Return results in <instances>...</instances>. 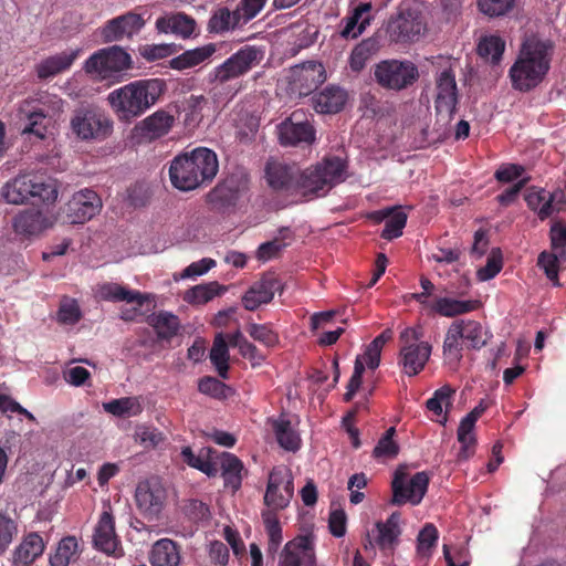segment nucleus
<instances>
[{
  "mask_svg": "<svg viewBox=\"0 0 566 566\" xmlns=\"http://www.w3.org/2000/svg\"><path fill=\"white\" fill-rule=\"evenodd\" d=\"M554 56V43L535 36L526 38L509 70L515 91L527 93L539 86L549 73Z\"/></svg>",
  "mask_w": 566,
  "mask_h": 566,
  "instance_id": "1",
  "label": "nucleus"
},
{
  "mask_svg": "<svg viewBox=\"0 0 566 566\" xmlns=\"http://www.w3.org/2000/svg\"><path fill=\"white\" fill-rule=\"evenodd\" d=\"M166 91L163 78L136 80L115 88L106 99L118 120L128 123L156 105Z\"/></svg>",
  "mask_w": 566,
  "mask_h": 566,
  "instance_id": "2",
  "label": "nucleus"
},
{
  "mask_svg": "<svg viewBox=\"0 0 566 566\" xmlns=\"http://www.w3.org/2000/svg\"><path fill=\"white\" fill-rule=\"evenodd\" d=\"M219 169L218 158L209 148L198 147L189 153L176 156L169 167L171 185L190 191L212 181Z\"/></svg>",
  "mask_w": 566,
  "mask_h": 566,
  "instance_id": "3",
  "label": "nucleus"
},
{
  "mask_svg": "<svg viewBox=\"0 0 566 566\" xmlns=\"http://www.w3.org/2000/svg\"><path fill=\"white\" fill-rule=\"evenodd\" d=\"M347 163L339 157H328L301 171L296 191L304 196H325L333 187L346 179Z\"/></svg>",
  "mask_w": 566,
  "mask_h": 566,
  "instance_id": "4",
  "label": "nucleus"
},
{
  "mask_svg": "<svg viewBox=\"0 0 566 566\" xmlns=\"http://www.w3.org/2000/svg\"><path fill=\"white\" fill-rule=\"evenodd\" d=\"M63 105L62 98L46 92L40 93L36 98L23 101L18 107V117L23 122L21 134L43 140L48 134V115L62 112Z\"/></svg>",
  "mask_w": 566,
  "mask_h": 566,
  "instance_id": "5",
  "label": "nucleus"
},
{
  "mask_svg": "<svg viewBox=\"0 0 566 566\" xmlns=\"http://www.w3.org/2000/svg\"><path fill=\"white\" fill-rule=\"evenodd\" d=\"M130 54L118 45L94 52L84 63V71L94 78L118 82L122 74L132 67Z\"/></svg>",
  "mask_w": 566,
  "mask_h": 566,
  "instance_id": "6",
  "label": "nucleus"
},
{
  "mask_svg": "<svg viewBox=\"0 0 566 566\" xmlns=\"http://www.w3.org/2000/svg\"><path fill=\"white\" fill-rule=\"evenodd\" d=\"M265 56V49L261 45L247 44L231 54L221 64L216 66L210 78L220 84L230 82L248 74L258 66Z\"/></svg>",
  "mask_w": 566,
  "mask_h": 566,
  "instance_id": "7",
  "label": "nucleus"
},
{
  "mask_svg": "<svg viewBox=\"0 0 566 566\" xmlns=\"http://www.w3.org/2000/svg\"><path fill=\"white\" fill-rule=\"evenodd\" d=\"M72 133L81 140H104L113 132V120L102 109L81 107L73 112L70 120Z\"/></svg>",
  "mask_w": 566,
  "mask_h": 566,
  "instance_id": "8",
  "label": "nucleus"
},
{
  "mask_svg": "<svg viewBox=\"0 0 566 566\" xmlns=\"http://www.w3.org/2000/svg\"><path fill=\"white\" fill-rule=\"evenodd\" d=\"M421 338L422 332L420 328L408 327L400 334L403 345L399 353V365L408 376L418 375L430 358L432 347Z\"/></svg>",
  "mask_w": 566,
  "mask_h": 566,
  "instance_id": "9",
  "label": "nucleus"
},
{
  "mask_svg": "<svg viewBox=\"0 0 566 566\" xmlns=\"http://www.w3.org/2000/svg\"><path fill=\"white\" fill-rule=\"evenodd\" d=\"M374 77L386 90L401 91L418 80L419 72L411 61L392 59L377 63L374 69Z\"/></svg>",
  "mask_w": 566,
  "mask_h": 566,
  "instance_id": "10",
  "label": "nucleus"
},
{
  "mask_svg": "<svg viewBox=\"0 0 566 566\" xmlns=\"http://www.w3.org/2000/svg\"><path fill=\"white\" fill-rule=\"evenodd\" d=\"M293 496L294 479L291 469L283 464L274 467L269 473L263 497L266 511L276 512L286 509Z\"/></svg>",
  "mask_w": 566,
  "mask_h": 566,
  "instance_id": "11",
  "label": "nucleus"
},
{
  "mask_svg": "<svg viewBox=\"0 0 566 566\" xmlns=\"http://www.w3.org/2000/svg\"><path fill=\"white\" fill-rule=\"evenodd\" d=\"M426 24L419 9L409 2L400 4L397 15L388 24L390 39L396 43L418 41L423 34Z\"/></svg>",
  "mask_w": 566,
  "mask_h": 566,
  "instance_id": "12",
  "label": "nucleus"
},
{
  "mask_svg": "<svg viewBox=\"0 0 566 566\" xmlns=\"http://www.w3.org/2000/svg\"><path fill=\"white\" fill-rule=\"evenodd\" d=\"M176 124V116L166 108H159L138 122L130 132L133 145L151 144L170 133Z\"/></svg>",
  "mask_w": 566,
  "mask_h": 566,
  "instance_id": "13",
  "label": "nucleus"
},
{
  "mask_svg": "<svg viewBox=\"0 0 566 566\" xmlns=\"http://www.w3.org/2000/svg\"><path fill=\"white\" fill-rule=\"evenodd\" d=\"M429 481V475L423 471L417 472L411 478L397 471L391 483L392 503L397 505L405 503L418 505L427 493Z\"/></svg>",
  "mask_w": 566,
  "mask_h": 566,
  "instance_id": "14",
  "label": "nucleus"
},
{
  "mask_svg": "<svg viewBox=\"0 0 566 566\" xmlns=\"http://www.w3.org/2000/svg\"><path fill=\"white\" fill-rule=\"evenodd\" d=\"M525 201L541 220H545L566 210V191L556 189L551 192L544 188L533 187L527 191Z\"/></svg>",
  "mask_w": 566,
  "mask_h": 566,
  "instance_id": "15",
  "label": "nucleus"
},
{
  "mask_svg": "<svg viewBox=\"0 0 566 566\" xmlns=\"http://www.w3.org/2000/svg\"><path fill=\"white\" fill-rule=\"evenodd\" d=\"M167 492L159 479L150 478L137 484L135 500L143 515L149 518L158 516L165 506Z\"/></svg>",
  "mask_w": 566,
  "mask_h": 566,
  "instance_id": "16",
  "label": "nucleus"
},
{
  "mask_svg": "<svg viewBox=\"0 0 566 566\" xmlns=\"http://www.w3.org/2000/svg\"><path fill=\"white\" fill-rule=\"evenodd\" d=\"M279 139L283 146L311 145L315 140L313 125L304 119V113L295 111L277 126Z\"/></svg>",
  "mask_w": 566,
  "mask_h": 566,
  "instance_id": "17",
  "label": "nucleus"
},
{
  "mask_svg": "<svg viewBox=\"0 0 566 566\" xmlns=\"http://www.w3.org/2000/svg\"><path fill=\"white\" fill-rule=\"evenodd\" d=\"M400 514L394 512L386 521H378L371 534H368L365 548L378 547L385 554H392L401 536Z\"/></svg>",
  "mask_w": 566,
  "mask_h": 566,
  "instance_id": "18",
  "label": "nucleus"
},
{
  "mask_svg": "<svg viewBox=\"0 0 566 566\" xmlns=\"http://www.w3.org/2000/svg\"><path fill=\"white\" fill-rule=\"evenodd\" d=\"M249 178L244 172H235L224 178L211 192L212 201L226 207H235L248 199Z\"/></svg>",
  "mask_w": 566,
  "mask_h": 566,
  "instance_id": "19",
  "label": "nucleus"
},
{
  "mask_svg": "<svg viewBox=\"0 0 566 566\" xmlns=\"http://www.w3.org/2000/svg\"><path fill=\"white\" fill-rule=\"evenodd\" d=\"M436 83L437 95L434 104L437 114L443 120L449 122L452 119L458 104L455 75L452 70L446 69L439 73Z\"/></svg>",
  "mask_w": 566,
  "mask_h": 566,
  "instance_id": "20",
  "label": "nucleus"
},
{
  "mask_svg": "<svg viewBox=\"0 0 566 566\" xmlns=\"http://www.w3.org/2000/svg\"><path fill=\"white\" fill-rule=\"evenodd\" d=\"M102 207V199L94 190L82 189L67 202V221L72 224H82L98 214Z\"/></svg>",
  "mask_w": 566,
  "mask_h": 566,
  "instance_id": "21",
  "label": "nucleus"
},
{
  "mask_svg": "<svg viewBox=\"0 0 566 566\" xmlns=\"http://www.w3.org/2000/svg\"><path fill=\"white\" fill-rule=\"evenodd\" d=\"M315 564L313 539L310 536H297L285 544L277 566H315Z\"/></svg>",
  "mask_w": 566,
  "mask_h": 566,
  "instance_id": "22",
  "label": "nucleus"
},
{
  "mask_svg": "<svg viewBox=\"0 0 566 566\" xmlns=\"http://www.w3.org/2000/svg\"><path fill=\"white\" fill-rule=\"evenodd\" d=\"M56 220L57 217L53 212L29 209L17 214L12 226L15 233L31 238L52 228Z\"/></svg>",
  "mask_w": 566,
  "mask_h": 566,
  "instance_id": "23",
  "label": "nucleus"
},
{
  "mask_svg": "<svg viewBox=\"0 0 566 566\" xmlns=\"http://www.w3.org/2000/svg\"><path fill=\"white\" fill-rule=\"evenodd\" d=\"M93 544L97 551L107 555L122 556V547L115 533V521L111 512L104 511L94 527Z\"/></svg>",
  "mask_w": 566,
  "mask_h": 566,
  "instance_id": "24",
  "label": "nucleus"
},
{
  "mask_svg": "<svg viewBox=\"0 0 566 566\" xmlns=\"http://www.w3.org/2000/svg\"><path fill=\"white\" fill-rule=\"evenodd\" d=\"M144 24L145 21L140 14L128 12L109 20L101 29V35L104 42H116L137 34Z\"/></svg>",
  "mask_w": 566,
  "mask_h": 566,
  "instance_id": "25",
  "label": "nucleus"
},
{
  "mask_svg": "<svg viewBox=\"0 0 566 566\" xmlns=\"http://www.w3.org/2000/svg\"><path fill=\"white\" fill-rule=\"evenodd\" d=\"M300 168L279 160H270L266 164L265 177L269 186L277 191L295 192Z\"/></svg>",
  "mask_w": 566,
  "mask_h": 566,
  "instance_id": "26",
  "label": "nucleus"
},
{
  "mask_svg": "<svg viewBox=\"0 0 566 566\" xmlns=\"http://www.w3.org/2000/svg\"><path fill=\"white\" fill-rule=\"evenodd\" d=\"M280 286V281L273 274H264L242 296L244 308L255 311L261 305L270 303Z\"/></svg>",
  "mask_w": 566,
  "mask_h": 566,
  "instance_id": "27",
  "label": "nucleus"
},
{
  "mask_svg": "<svg viewBox=\"0 0 566 566\" xmlns=\"http://www.w3.org/2000/svg\"><path fill=\"white\" fill-rule=\"evenodd\" d=\"M80 53L81 49H70L42 59L34 67L38 78L49 80L69 71Z\"/></svg>",
  "mask_w": 566,
  "mask_h": 566,
  "instance_id": "28",
  "label": "nucleus"
},
{
  "mask_svg": "<svg viewBox=\"0 0 566 566\" xmlns=\"http://www.w3.org/2000/svg\"><path fill=\"white\" fill-rule=\"evenodd\" d=\"M156 29L159 33H172L179 38L189 39L197 32V22L184 12H175L159 17L156 20Z\"/></svg>",
  "mask_w": 566,
  "mask_h": 566,
  "instance_id": "29",
  "label": "nucleus"
},
{
  "mask_svg": "<svg viewBox=\"0 0 566 566\" xmlns=\"http://www.w3.org/2000/svg\"><path fill=\"white\" fill-rule=\"evenodd\" d=\"M373 7L370 2H361L345 17L339 24V35L344 39H356L369 25Z\"/></svg>",
  "mask_w": 566,
  "mask_h": 566,
  "instance_id": "30",
  "label": "nucleus"
},
{
  "mask_svg": "<svg viewBox=\"0 0 566 566\" xmlns=\"http://www.w3.org/2000/svg\"><path fill=\"white\" fill-rule=\"evenodd\" d=\"M95 296L105 302H126L128 304H137L139 306L147 300L139 291L129 290L126 286L114 282L97 284L95 287Z\"/></svg>",
  "mask_w": 566,
  "mask_h": 566,
  "instance_id": "31",
  "label": "nucleus"
},
{
  "mask_svg": "<svg viewBox=\"0 0 566 566\" xmlns=\"http://www.w3.org/2000/svg\"><path fill=\"white\" fill-rule=\"evenodd\" d=\"M347 98L348 95L344 88L331 85L315 93L312 96V104L317 113L336 114L344 108Z\"/></svg>",
  "mask_w": 566,
  "mask_h": 566,
  "instance_id": "32",
  "label": "nucleus"
},
{
  "mask_svg": "<svg viewBox=\"0 0 566 566\" xmlns=\"http://www.w3.org/2000/svg\"><path fill=\"white\" fill-rule=\"evenodd\" d=\"M272 430L279 446L291 452H295L301 448V437L291 419L286 415H280L277 418L271 419Z\"/></svg>",
  "mask_w": 566,
  "mask_h": 566,
  "instance_id": "33",
  "label": "nucleus"
},
{
  "mask_svg": "<svg viewBox=\"0 0 566 566\" xmlns=\"http://www.w3.org/2000/svg\"><path fill=\"white\" fill-rule=\"evenodd\" d=\"M181 560L180 546L170 538L155 542L149 552L151 566H178Z\"/></svg>",
  "mask_w": 566,
  "mask_h": 566,
  "instance_id": "34",
  "label": "nucleus"
},
{
  "mask_svg": "<svg viewBox=\"0 0 566 566\" xmlns=\"http://www.w3.org/2000/svg\"><path fill=\"white\" fill-rule=\"evenodd\" d=\"M219 465L224 488L233 493L237 492L242 485L245 473L242 461L232 453L223 452L219 459Z\"/></svg>",
  "mask_w": 566,
  "mask_h": 566,
  "instance_id": "35",
  "label": "nucleus"
},
{
  "mask_svg": "<svg viewBox=\"0 0 566 566\" xmlns=\"http://www.w3.org/2000/svg\"><path fill=\"white\" fill-rule=\"evenodd\" d=\"M481 303L478 300H458L453 297H438L431 305V312L443 317H455L476 311Z\"/></svg>",
  "mask_w": 566,
  "mask_h": 566,
  "instance_id": "36",
  "label": "nucleus"
},
{
  "mask_svg": "<svg viewBox=\"0 0 566 566\" xmlns=\"http://www.w3.org/2000/svg\"><path fill=\"white\" fill-rule=\"evenodd\" d=\"M217 52V44L208 43L202 46L187 50L169 61L172 70L184 71L195 67L209 60Z\"/></svg>",
  "mask_w": 566,
  "mask_h": 566,
  "instance_id": "37",
  "label": "nucleus"
},
{
  "mask_svg": "<svg viewBox=\"0 0 566 566\" xmlns=\"http://www.w3.org/2000/svg\"><path fill=\"white\" fill-rule=\"evenodd\" d=\"M242 25L237 9L230 10L228 7H218L211 12L207 29L210 33L224 34Z\"/></svg>",
  "mask_w": 566,
  "mask_h": 566,
  "instance_id": "38",
  "label": "nucleus"
},
{
  "mask_svg": "<svg viewBox=\"0 0 566 566\" xmlns=\"http://www.w3.org/2000/svg\"><path fill=\"white\" fill-rule=\"evenodd\" d=\"M478 411H470L460 422L458 428V441L461 443V449L458 453L460 460H468L474 452L475 436L474 427L475 422L480 418Z\"/></svg>",
  "mask_w": 566,
  "mask_h": 566,
  "instance_id": "39",
  "label": "nucleus"
},
{
  "mask_svg": "<svg viewBox=\"0 0 566 566\" xmlns=\"http://www.w3.org/2000/svg\"><path fill=\"white\" fill-rule=\"evenodd\" d=\"M463 337L454 322L449 326L442 346L444 363L451 368H457L463 357Z\"/></svg>",
  "mask_w": 566,
  "mask_h": 566,
  "instance_id": "40",
  "label": "nucleus"
},
{
  "mask_svg": "<svg viewBox=\"0 0 566 566\" xmlns=\"http://www.w3.org/2000/svg\"><path fill=\"white\" fill-rule=\"evenodd\" d=\"M454 323L468 349L479 350L486 345L490 336L481 323L473 319H457Z\"/></svg>",
  "mask_w": 566,
  "mask_h": 566,
  "instance_id": "41",
  "label": "nucleus"
},
{
  "mask_svg": "<svg viewBox=\"0 0 566 566\" xmlns=\"http://www.w3.org/2000/svg\"><path fill=\"white\" fill-rule=\"evenodd\" d=\"M44 543L36 533H31L24 537L22 543L15 548L13 562L15 566H28L42 555Z\"/></svg>",
  "mask_w": 566,
  "mask_h": 566,
  "instance_id": "42",
  "label": "nucleus"
},
{
  "mask_svg": "<svg viewBox=\"0 0 566 566\" xmlns=\"http://www.w3.org/2000/svg\"><path fill=\"white\" fill-rule=\"evenodd\" d=\"M149 325L160 340H170L180 329V321L177 315L160 311L148 317Z\"/></svg>",
  "mask_w": 566,
  "mask_h": 566,
  "instance_id": "43",
  "label": "nucleus"
},
{
  "mask_svg": "<svg viewBox=\"0 0 566 566\" xmlns=\"http://www.w3.org/2000/svg\"><path fill=\"white\" fill-rule=\"evenodd\" d=\"M30 174L19 175L4 185L1 195L9 203H24L32 195V190H30Z\"/></svg>",
  "mask_w": 566,
  "mask_h": 566,
  "instance_id": "44",
  "label": "nucleus"
},
{
  "mask_svg": "<svg viewBox=\"0 0 566 566\" xmlns=\"http://www.w3.org/2000/svg\"><path fill=\"white\" fill-rule=\"evenodd\" d=\"M103 409L118 418L137 417L144 410L142 397H123L103 403Z\"/></svg>",
  "mask_w": 566,
  "mask_h": 566,
  "instance_id": "45",
  "label": "nucleus"
},
{
  "mask_svg": "<svg viewBox=\"0 0 566 566\" xmlns=\"http://www.w3.org/2000/svg\"><path fill=\"white\" fill-rule=\"evenodd\" d=\"M293 238V231L289 227L281 228L273 240L260 244L256 251V258L263 262L275 258L282 250L291 244Z\"/></svg>",
  "mask_w": 566,
  "mask_h": 566,
  "instance_id": "46",
  "label": "nucleus"
},
{
  "mask_svg": "<svg viewBox=\"0 0 566 566\" xmlns=\"http://www.w3.org/2000/svg\"><path fill=\"white\" fill-rule=\"evenodd\" d=\"M209 358L218 375L221 378L227 379L230 355L226 337L222 333L216 335L212 347L210 349Z\"/></svg>",
  "mask_w": 566,
  "mask_h": 566,
  "instance_id": "47",
  "label": "nucleus"
},
{
  "mask_svg": "<svg viewBox=\"0 0 566 566\" xmlns=\"http://www.w3.org/2000/svg\"><path fill=\"white\" fill-rule=\"evenodd\" d=\"M78 555V541L75 536L63 537L50 555L51 566H69Z\"/></svg>",
  "mask_w": 566,
  "mask_h": 566,
  "instance_id": "48",
  "label": "nucleus"
},
{
  "mask_svg": "<svg viewBox=\"0 0 566 566\" xmlns=\"http://www.w3.org/2000/svg\"><path fill=\"white\" fill-rule=\"evenodd\" d=\"M505 41L499 35H485L481 38L478 44V53L486 61L497 64L503 56Z\"/></svg>",
  "mask_w": 566,
  "mask_h": 566,
  "instance_id": "49",
  "label": "nucleus"
},
{
  "mask_svg": "<svg viewBox=\"0 0 566 566\" xmlns=\"http://www.w3.org/2000/svg\"><path fill=\"white\" fill-rule=\"evenodd\" d=\"M378 44L375 39L363 40L352 51L349 57L350 69L355 72L361 71L371 56L377 52Z\"/></svg>",
  "mask_w": 566,
  "mask_h": 566,
  "instance_id": "50",
  "label": "nucleus"
},
{
  "mask_svg": "<svg viewBox=\"0 0 566 566\" xmlns=\"http://www.w3.org/2000/svg\"><path fill=\"white\" fill-rule=\"evenodd\" d=\"M439 538L437 527L427 523L417 536V556L420 559L428 560L432 555V549L436 547Z\"/></svg>",
  "mask_w": 566,
  "mask_h": 566,
  "instance_id": "51",
  "label": "nucleus"
},
{
  "mask_svg": "<svg viewBox=\"0 0 566 566\" xmlns=\"http://www.w3.org/2000/svg\"><path fill=\"white\" fill-rule=\"evenodd\" d=\"M220 294V285L217 282L199 284L189 289L184 300L192 305H201L210 302Z\"/></svg>",
  "mask_w": 566,
  "mask_h": 566,
  "instance_id": "52",
  "label": "nucleus"
},
{
  "mask_svg": "<svg viewBox=\"0 0 566 566\" xmlns=\"http://www.w3.org/2000/svg\"><path fill=\"white\" fill-rule=\"evenodd\" d=\"M181 455L188 465L203 472L208 476H216L218 474L219 470L217 464L212 462L203 452L195 454L190 447H185L181 450Z\"/></svg>",
  "mask_w": 566,
  "mask_h": 566,
  "instance_id": "53",
  "label": "nucleus"
},
{
  "mask_svg": "<svg viewBox=\"0 0 566 566\" xmlns=\"http://www.w3.org/2000/svg\"><path fill=\"white\" fill-rule=\"evenodd\" d=\"M395 434V427H390L386 430L373 450V457L375 459L385 460L394 459L397 457L399 453V446L394 440Z\"/></svg>",
  "mask_w": 566,
  "mask_h": 566,
  "instance_id": "54",
  "label": "nucleus"
},
{
  "mask_svg": "<svg viewBox=\"0 0 566 566\" xmlns=\"http://www.w3.org/2000/svg\"><path fill=\"white\" fill-rule=\"evenodd\" d=\"M407 219V213L401 209V207H394L392 212H390V216L385 221L381 238L386 240L399 238L406 227Z\"/></svg>",
  "mask_w": 566,
  "mask_h": 566,
  "instance_id": "55",
  "label": "nucleus"
},
{
  "mask_svg": "<svg viewBox=\"0 0 566 566\" xmlns=\"http://www.w3.org/2000/svg\"><path fill=\"white\" fill-rule=\"evenodd\" d=\"M454 394V390L451 389L449 386L441 387L440 389L436 390L433 396L427 400V408L429 411H431L433 415L441 417V420H438L441 424H446L447 417L443 416V408L448 407L451 403L452 395Z\"/></svg>",
  "mask_w": 566,
  "mask_h": 566,
  "instance_id": "56",
  "label": "nucleus"
},
{
  "mask_svg": "<svg viewBox=\"0 0 566 566\" xmlns=\"http://www.w3.org/2000/svg\"><path fill=\"white\" fill-rule=\"evenodd\" d=\"M30 190H32L31 197L39 198L42 201H55L57 198V189L55 185L46 180L43 176L30 174Z\"/></svg>",
  "mask_w": 566,
  "mask_h": 566,
  "instance_id": "57",
  "label": "nucleus"
},
{
  "mask_svg": "<svg viewBox=\"0 0 566 566\" xmlns=\"http://www.w3.org/2000/svg\"><path fill=\"white\" fill-rule=\"evenodd\" d=\"M262 520L265 526L266 534L269 536V552L275 553L282 541V527L275 512L264 511L262 513Z\"/></svg>",
  "mask_w": 566,
  "mask_h": 566,
  "instance_id": "58",
  "label": "nucleus"
},
{
  "mask_svg": "<svg viewBox=\"0 0 566 566\" xmlns=\"http://www.w3.org/2000/svg\"><path fill=\"white\" fill-rule=\"evenodd\" d=\"M247 332L254 340L266 347H274L280 343L279 334L269 324L250 323Z\"/></svg>",
  "mask_w": 566,
  "mask_h": 566,
  "instance_id": "59",
  "label": "nucleus"
},
{
  "mask_svg": "<svg viewBox=\"0 0 566 566\" xmlns=\"http://www.w3.org/2000/svg\"><path fill=\"white\" fill-rule=\"evenodd\" d=\"M502 254L500 250H492L486 259V264L480 268L476 272V277L481 282L489 281L495 277L502 270Z\"/></svg>",
  "mask_w": 566,
  "mask_h": 566,
  "instance_id": "60",
  "label": "nucleus"
},
{
  "mask_svg": "<svg viewBox=\"0 0 566 566\" xmlns=\"http://www.w3.org/2000/svg\"><path fill=\"white\" fill-rule=\"evenodd\" d=\"M176 52L175 44H146L139 48V54L148 62H154L172 55Z\"/></svg>",
  "mask_w": 566,
  "mask_h": 566,
  "instance_id": "61",
  "label": "nucleus"
},
{
  "mask_svg": "<svg viewBox=\"0 0 566 566\" xmlns=\"http://www.w3.org/2000/svg\"><path fill=\"white\" fill-rule=\"evenodd\" d=\"M198 390L203 395L222 399L227 398L230 388L214 377H203L199 380Z\"/></svg>",
  "mask_w": 566,
  "mask_h": 566,
  "instance_id": "62",
  "label": "nucleus"
},
{
  "mask_svg": "<svg viewBox=\"0 0 566 566\" xmlns=\"http://www.w3.org/2000/svg\"><path fill=\"white\" fill-rule=\"evenodd\" d=\"M82 317L80 306L75 300L65 298L57 311V321L62 324L74 325Z\"/></svg>",
  "mask_w": 566,
  "mask_h": 566,
  "instance_id": "63",
  "label": "nucleus"
},
{
  "mask_svg": "<svg viewBox=\"0 0 566 566\" xmlns=\"http://www.w3.org/2000/svg\"><path fill=\"white\" fill-rule=\"evenodd\" d=\"M17 533V523L9 515L0 513V555L8 549Z\"/></svg>",
  "mask_w": 566,
  "mask_h": 566,
  "instance_id": "64",
  "label": "nucleus"
}]
</instances>
